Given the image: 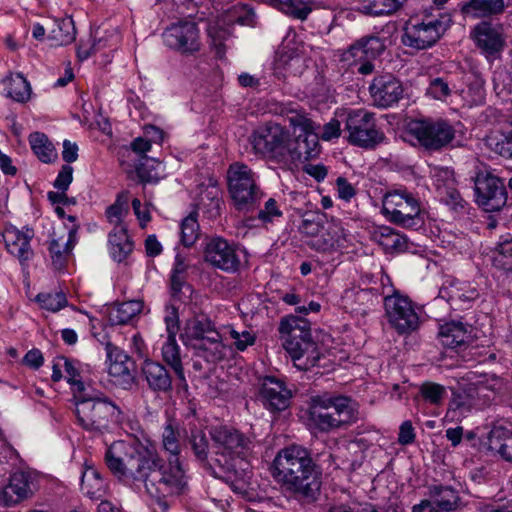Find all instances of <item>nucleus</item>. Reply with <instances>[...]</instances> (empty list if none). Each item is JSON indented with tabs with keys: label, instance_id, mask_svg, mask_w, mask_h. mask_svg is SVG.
<instances>
[{
	"label": "nucleus",
	"instance_id": "f257e3e1",
	"mask_svg": "<svg viewBox=\"0 0 512 512\" xmlns=\"http://www.w3.org/2000/svg\"><path fill=\"white\" fill-rule=\"evenodd\" d=\"M179 431L171 423L162 431V447L169 453L167 462L140 442L116 441L106 450L105 463L124 483H140L152 495L178 493L185 485V472L179 460Z\"/></svg>",
	"mask_w": 512,
	"mask_h": 512
},
{
	"label": "nucleus",
	"instance_id": "f03ea898",
	"mask_svg": "<svg viewBox=\"0 0 512 512\" xmlns=\"http://www.w3.org/2000/svg\"><path fill=\"white\" fill-rule=\"evenodd\" d=\"M271 473L281 488L296 499L314 501L320 491L316 465L303 446L281 449L273 460Z\"/></svg>",
	"mask_w": 512,
	"mask_h": 512
},
{
	"label": "nucleus",
	"instance_id": "7ed1b4c3",
	"mask_svg": "<svg viewBox=\"0 0 512 512\" xmlns=\"http://www.w3.org/2000/svg\"><path fill=\"white\" fill-rule=\"evenodd\" d=\"M309 416L319 431L330 432L355 423L358 410L351 398L324 393L311 397Z\"/></svg>",
	"mask_w": 512,
	"mask_h": 512
},
{
	"label": "nucleus",
	"instance_id": "20e7f679",
	"mask_svg": "<svg viewBox=\"0 0 512 512\" xmlns=\"http://www.w3.org/2000/svg\"><path fill=\"white\" fill-rule=\"evenodd\" d=\"M283 347L299 369L314 366L320 357L316 342L312 339L308 320L298 316H287L279 325Z\"/></svg>",
	"mask_w": 512,
	"mask_h": 512
},
{
	"label": "nucleus",
	"instance_id": "39448f33",
	"mask_svg": "<svg viewBox=\"0 0 512 512\" xmlns=\"http://www.w3.org/2000/svg\"><path fill=\"white\" fill-rule=\"evenodd\" d=\"M215 462L227 473L240 476L248 465L245 458L251 451V440L236 429L220 426L210 429Z\"/></svg>",
	"mask_w": 512,
	"mask_h": 512
},
{
	"label": "nucleus",
	"instance_id": "423d86ee",
	"mask_svg": "<svg viewBox=\"0 0 512 512\" xmlns=\"http://www.w3.org/2000/svg\"><path fill=\"white\" fill-rule=\"evenodd\" d=\"M184 331V343L197 357L210 363H216L224 358L222 337L207 315L198 314L187 320Z\"/></svg>",
	"mask_w": 512,
	"mask_h": 512
},
{
	"label": "nucleus",
	"instance_id": "0eeeda50",
	"mask_svg": "<svg viewBox=\"0 0 512 512\" xmlns=\"http://www.w3.org/2000/svg\"><path fill=\"white\" fill-rule=\"evenodd\" d=\"M78 424L87 431L103 433L121 419L120 408L107 397L81 393L75 396Z\"/></svg>",
	"mask_w": 512,
	"mask_h": 512
},
{
	"label": "nucleus",
	"instance_id": "6e6552de",
	"mask_svg": "<svg viewBox=\"0 0 512 512\" xmlns=\"http://www.w3.org/2000/svg\"><path fill=\"white\" fill-rule=\"evenodd\" d=\"M228 191L238 211H253L263 193L257 184L256 173L246 164L232 163L227 170Z\"/></svg>",
	"mask_w": 512,
	"mask_h": 512
},
{
	"label": "nucleus",
	"instance_id": "1a4fd4ad",
	"mask_svg": "<svg viewBox=\"0 0 512 512\" xmlns=\"http://www.w3.org/2000/svg\"><path fill=\"white\" fill-rule=\"evenodd\" d=\"M294 127L293 135L288 133L285 159L283 165H290L297 161L304 162L317 157L320 153L318 134L315 124L304 116L297 115L290 118Z\"/></svg>",
	"mask_w": 512,
	"mask_h": 512
},
{
	"label": "nucleus",
	"instance_id": "9d476101",
	"mask_svg": "<svg viewBox=\"0 0 512 512\" xmlns=\"http://www.w3.org/2000/svg\"><path fill=\"white\" fill-rule=\"evenodd\" d=\"M407 133L417 141L419 147L429 152L442 150L455 138V129L444 120H412Z\"/></svg>",
	"mask_w": 512,
	"mask_h": 512
},
{
	"label": "nucleus",
	"instance_id": "9b49d317",
	"mask_svg": "<svg viewBox=\"0 0 512 512\" xmlns=\"http://www.w3.org/2000/svg\"><path fill=\"white\" fill-rule=\"evenodd\" d=\"M345 130L348 132V141L362 148L373 149L385 140V134L376 126L374 113L364 109L347 113Z\"/></svg>",
	"mask_w": 512,
	"mask_h": 512
},
{
	"label": "nucleus",
	"instance_id": "f8f14e48",
	"mask_svg": "<svg viewBox=\"0 0 512 512\" xmlns=\"http://www.w3.org/2000/svg\"><path fill=\"white\" fill-rule=\"evenodd\" d=\"M382 204V214L389 222L405 228L416 225L420 204L412 193L405 189L389 191L383 196Z\"/></svg>",
	"mask_w": 512,
	"mask_h": 512
},
{
	"label": "nucleus",
	"instance_id": "ddd939ff",
	"mask_svg": "<svg viewBox=\"0 0 512 512\" xmlns=\"http://www.w3.org/2000/svg\"><path fill=\"white\" fill-rule=\"evenodd\" d=\"M450 19L439 13L437 17L426 16L422 22L410 21L402 36V43L416 50L432 47L447 30Z\"/></svg>",
	"mask_w": 512,
	"mask_h": 512
},
{
	"label": "nucleus",
	"instance_id": "4468645a",
	"mask_svg": "<svg viewBox=\"0 0 512 512\" xmlns=\"http://www.w3.org/2000/svg\"><path fill=\"white\" fill-rule=\"evenodd\" d=\"M383 288V303L388 323L399 333L409 334L419 326V316L416 313L412 301L398 291Z\"/></svg>",
	"mask_w": 512,
	"mask_h": 512
},
{
	"label": "nucleus",
	"instance_id": "2eb2a0df",
	"mask_svg": "<svg viewBox=\"0 0 512 512\" xmlns=\"http://www.w3.org/2000/svg\"><path fill=\"white\" fill-rule=\"evenodd\" d=\"M165 312L167 340L162 346V358L174 372L177 387L187 390L188 384L182 363L181 349L176 341V335L180 329L178 309L174 306H167Z\"/></svg>",
	"mask_w": 512,
	"mask_h": 512
},
{
	"label": "nucleus",
	"instance_id": "dca6fc26",
	"mask_svg": "<svg viewBox=\"0 0 512 512\" xmlns=\"http://www.w3.org/2000/svg\"><path fill=\"white\" fill-rule=\"evenodd\" d=\"M288 131L277 123L259 126L250 136V143L256 153L283 163Z\"/></svg>",
	"mask_w": 512,
	"mask_h": 512
},
{
	"label": "nucleus",
	"instance_id": "f3484780",
	"mask_svg": "<svg viewBox=\"0 0 512 512\" xmlns=\"http://www.w3.org/2000/svg\"><path fill=\"white\" fill-rule=\"evenodd\" d=\"M474 184L476 202L485 211H499L506 205V187L497 175L490 171H480L475 177Z\"/></svg>",
	"mask_w": 512,
	"mask_h": 512
},
{
	"label": "nucleus",
	"instance_id": "a211bd4d",
	"mask_svg": "<svg viewBox=\"0 0 512 512\" xmlns=\"http://www.w3.org/2000/svg\"><path fill=\"white\" fill-rule=\"evenodd\" d=\"M164 44L181 54L192 55L201 48L200 31L193 21L181 20L171 23L164 30Z\"/></svg>",
	"mask_w": 512,
	"mask_h": 512
},
{
	"label": "nucleus",
	"instance_id": "6ab92c4d",
	"mask_svg": "<svg viewBox=\"0 0 512 512\" xmlns=\"http://www.w3.org/2000/svg\"><path fill=\"white\" fill-rule=\"evenodd\" d=\"M205 262L213 268L235 273L241 266L239 248L222 237L211 238L204 249Z\"/></svg>",
	"mask_w": 512,
	"mask_h": 512
},
{
	"label": "nucleus",
	"instance_id": "aec40b11",
	"mask_svg": "<svg viewBox=\"0 0 512 512\" xmlns=\"http://www.w3.org/2000/svg\"><path fill=\"white\" fill-rule=\"evenodd\" d=\"M257 398L265 409L277 413L289 407L292 391L284 380L275 376H265L259 380Z\"/></svg>",
	"mask_w": 512,
	"mask_h": 512
},
{
	"label": "nucleus",
	"instance_id": "412c9836",
	"mask_svg": "<svg viewBox=\"0 0 512 512\" xmlns=\"http://www.w3.org/2000/svg\"><path fill=\"white\" fill-rule=\"evenodd\" d=\"M35 475L29 471H18L10 476L9 482L0 491V504L13 507L32 497L36 489Z\"/></svg>",
	"mask_w": 512,
	"mask_h": 512
},
{
	"label": "nucleus",
	"instance_id": "4be33fe9",
	"mask_svg": "<svg viewBox=\"0 0 512 512\" xmlns=\"http://www.w3.org/2000/svg\"><path fill=\"white\" fill-rule=\"evenodd\" d=\"M472 35L477 47L487 59L498 58L506 44L502 25L481 22L475 26Z\"/></svg>",
	"mask_w": 512,
	"mask_h": 512
},
{
	"label": "nucleus",
	"instance_id": "5701e85b",
	"mask_svg": "<svg viewBox=\"0 0 512 512\" xmlns=\"http://www.w3.org/2000/svg\"><path fill=\"white\" fill-rule=\"evenodd\" d=\"M108 373L114 378L115 384L123 389L130 388L135 380V362L119 347L107 343L106 347Z\"/></svg>",
	"mask_w": 512,
	"mask_h": 512
},
{
	"label": "nucleus",
	"instance_id": "b1692460",
	"mask_svg": "<svg viewBox=\"0 0 512 512\" xmlns=\"http://www.w3.org/2000/svg\"><path fill=\"white\" fill-rule=\"evenodd\" d=\"M374 104L387 108L397 103L403 96L401 82L391 74H384L373 79L369 87Z\"/></svg>",
	"mask_w": 512,
	"mask_h": 512
},
{
	"label": "nucleus",
	"instance_id": "393cba45",
	"mask_svg": "<svg viewBox=\"0 0 512 512\" xmlns=\"http://www.w3.org/2000/svg\"><path fill=\"white\" fill-rule=\"evenodd\" d=\"M440 297L450 302L454 309L465 310L479 297L476 288L469 283L447 280L440 289Z\"/></svg>",
	"mask_w": 512,
	"mask_h": 512
},
{
	"label": "nucleus",
	"instance_id": "a878e982",
	"mask_svg": "<svg viewBox=\"0 0 512 512\" xmlns=\"http://www.w3.org/2000/svg\"><path fill=\"white\" fill-rule=\"evenodd\" d=\"M34 236L32 229L26 228L20 231L11 226L4 230L3 238L8 252L18 258L21 265H24L33 257V250L30 241Z\"/></svg>",
	"mask_w": 512,
	"mask_h": 512
},
{
	"label": "nucleus",
	"instance_id": "bb28decb",
	"mask_svg": "<svg viewBox=\"0 0 512 512\" xmlns=\"http://www.w3.org/2000/svg\"><path fill=\"white\" fill-rule=\"evenodd\" d=\"M306 68L304 55L284 46L278 53L274 62V75L278 79H286L288 76H298Z\"/></svg>",
	"mask_w": 512,
	"mask_h": 512
},
{
	"label": "nucleus",
	"instance_id": "cd10ccee",
	"mask_svg": "<svg viewBox=\"0 0 512 512\" xmlns=\"http://www.w3.org/2000/svg\"><path fill=\"white\" fill-rule=\"evenodd\" d=\"M385 50L384 40L375 35L363 36L353 43L343 54L345 61L350 58L357 60H370L378 57Z\"/></svg>",
	"mask_w": 512,
	"mask_h": 512
},
{
	"label": "nucleus",
	"instance_id": "c85d7f7f",
	"mask_svg": "<svg viewBox=\"0 0 512 512\" xmlns=\"http://www.w3.org/2000/svg\"><path fill=\"white\" fill-rule=\"evenodd\" d=\"M473 327L461 321H451L440 326L439 337L448 348H457L469 343L473 338Z\"/></svg>",
	"mask_w": 512,
	"mask_h": 512
},
{
	"label": "nucleus",
	"instance_id": "c756f323",
	"mask_svg": "<svg viewBox=\"0 0 512 512\" xmlns=\"http://www.w3.org/2000/svg\"><path fill=\"white\" fill-rule=\"evenodd\" d=\"M487 447L502 459L512 462V430L501 424H493L486 436Z\"/></svg>",
	"mask_w": 512,
	"mask_h": 512
},
{
	"label": "nucleus",
	"instance_id": "7c9ffc66",
	"mask_svg": "<svg viewBox=\"0 0 512 512\" xmlns=\"http://www.w3.org/2000/svg\"><path fill=\"white\" fill-rule=\"evenodd\" d=\"M142 374L152 391L167 393L172 389V377L159 362L145 360L142 364Z\"/></svg>",
	"mask_w": 512,
	"mask_h": 512
},
{
	"label": "nucleus",
	"instance_id": "2f4dec72",
	"mask_svg": "<svg viewBox=\"0 0 512 512\" xmlns=\"http://www.w3.org/2000/svg\"><path fill=\"white\" fill-rule=\"evenodd\" d=\"M429 495L433 507L444 512H454L463 506L459 492L451 486L432 485L429 487Z\"/></svg>",
	"mask_w": 512,
	"mask_h": 512
},
{
	"label": "nucleus",
	"instance_id": "473e14b6",
	"mask_svg": "<svg viewBox=\"0 0 512 512\" xmlns=\"http://www.w3.org/2000/svg\"><path fill=\"white\" fill-rule=\"evenodd\" d=\"M76 231V227L70 229L67 239L64 237L51 239L48 249L55 269L61 270L64 268L76 242Z\"/></svg>",
	"mask_w": 512,
	"mask_h": 512
},
{
	"label": "nucleus",
	"instance_id": "72a5a7b5",
	"mask_svg": "<svg viewBox=\"0 0 512 512\" xmlns=\"http://www.w3.org/2000/svg\"><path fill=\"white\" fill-rule=\"evenodd\" d=\"M109 251L112 258L121 263L133 251V242L127 234V230L118 226L109 233Z\"/></svg>",
	"mask_w": 512,
	"mask_h": 512
},
{
	"label": "nucleus",
	"instance_id": "f704fd0d",
	"mask_svg": "<svg viewBox=\"0 0 512 512\" xmlns=\"http://www.w3.org/2000/svg\"><path fill=\"white\" fill-rule=\"evenodd\" d=\"M504 8V0H468L461 4V12L472 17L498 15Z\"/></svg>",
	"mask_w": 512,
	"mask_h": 512
},
{
	"label": "nucleus",
	"instance_id": "c9c22d12",
	"mask_svg": "<svg viewBox=\"0 0 512 512\" xmlns=\"http://www.w3.org/2000/svg\"><path fill=\"white\" fill-rule=\"evenodd\" d=\"M81 490L91 499H99L102 497L105 484L100 473L94 467H87L82 473Z\"/></svg>",
	"mask_w": 512,
	"mask_h": 512
},
{
	"label": "nucleus",
	"instance_id": "e433bc0d",
	"mask_svg": "<svg viewBox=\"0 0 512 512\" xmlns=\"http://www.w3.org/2000/svg\"><path fill=\"white\" fill-rule=\"evenodd\" d=\"M29 143L35 155L43 163H51L57 159V152L44 133L34 132L30 134Z\"/></svg>",
	"mask_w": 512,
	"mask_h": 512
},
{
	"label": "nucleus",
	"instance_id": "4c0bfd02",
	"mask_svg": "<svg viewBox=\"0 0 512 512\" xmlns=\"http://www.w3.org/2000/svg\"><path fill=\"white\" fill-rule=\"evenodd\" d=\"M142 307L138 300L120 303L110 311L109 320L113 325H125L141 312Z\"/></svg>",
	"mask_w": 512,
	"mask_h": 512
},
{
	"label": "nucleus",
	"instance_id": "58836bf2",
	"mask_svg": "<svg viewBox=\"0 0 512 512\" xmlns=\"http://www.w3.org/2000/svg\"><path fill=\"white\" fill-rule=\"evenodd\" d=\"M405 0H359L360 11L366 15H390L396 12Z\"/></svg>",
	"mask_w": 512,
	"mask_h": 512
},
{
	"label": "nucleus",
	"instance_id": "ea45409f",
	"mask_svg": "<svg viewBox=\"0 0 512 512\" xmlns=\"http://www.w3.org/2000/svg\"><path fill=\"white\" fill-rule=\"evenodd\" d=\"M76 31L74 22L71 18H65L54 23V27L49 34V39L55 46H63L72 43L75 40Z\"/></svg>",
	"mask_w": 512,
	"mask_h": 512
},
{
	"label": "nucleus",
	"instance_id": "a19ab883",
	"mask_svg": "<svg viewBox=\"0 0 512 512\" xmlns=\"http://www.w3.org/2000/svg\"><path fill=\"white\" fill-rule=\"evenodd\" d=\"M162 163L154 158L143 156L136 165V173L143 183H156L161 178Z\"/></svg>",
	"mask_w": 512,
	"mask_h": 512
},
{
	"label": "nucleus",
	"instance_id": "79ce46f5",
	"mask_svg": "<svg viewBox=\"0 0 512 512\" xmlns=\"http://www.w3.org/2000/svg\"><path fill=\"white\" fill-rule=\"evenodd\" d=\"M188 441L196 459L205 466L209 465V443L204 431L193 425L190 427Z\"/></svg>",
	"mask_w": 512,
	"mask_h": 512
},
{
	"label": "nucleus",
	"instance_id": "37998d69",
	"mask_svg": "<svg viewBox=\"0 0 512 512\" xmlns=\"http://www.w3.org/2000/svg\"><path fill=\"white\" fill-rule=\"evenodd\" d=\"M5 82L7 97L17 102H25L30 98V84L21 74L11 75Z\"/></svg>",
	"mask_w": 512,
	"mask_h": 512
},
{
	"label": "nucleus",
	"instance_id": "c03bdc74",
	"mask_svg": "<svg viewBox=\"0 0 512 512\" xmlns=\"http://www.w3.org/2000/svg\"><path fill=\"white\" fill-rule=\"evenodd\" d=\"M274 7L295 19L305 20L312 12L310 0H276Z\"/></svg>",
	"mask_w": 512,
	"mask_h": 512
},
{
	"label": "nucleus",
	"instance_id": "a18cd8bd",
	"mask_svg": "<svg viewBox=\"0 0 512 512\" xmlns=\"http://www.w3.org/2000/svg\"><path fill=\"white\" fill-rule=\"evenodd\" d=\"M487 147L494 153L512 159V131L498 136H489L486 138Z\"/></svg>",
	"mask_w": 512,
	"mask_h": 512
},
{
	"label": "nucleus",
	"instance_id": "49530a36",
	"mask_svg": "<svg viewBox=\"0 0 512 512\" xmlns=\"http://www.w3.org/2000/svg\"><path fill=\"white\" fill-rule=\"evenodd\" d=\"M181 243L185 247H191L199 237V224L196 214L191 213L181 222Z\"/></svg>",
	"mask_w": 512,
	"mask_h": 512
},
{
	"label": "nucleus",
	"instance_id": "de8ad7c7",
	"mask_svg": "<svg viewBox=\"0 0 512 512\" xmlns=\"http://www.w3.org/2000/svg\"><path fill=\"white\" fill-rule=\"evenodd\" d=\"M494 262L503 270L512 272V238L504 239L498 244Z\"/></svg>",
	"mask_w": 512,
	"mask_h": 512
},
{
	"label": "nucleus",
	"instance_id": "09e8293b",
	"mask_svg": "<svg viewBox=\"0 0 512 512\" xmlns=\"http://www.w3.org/2000/svg\"><path fill=\"white\" fill-rule=\"evenodd\" d=\"M420 394L426 402L433 405H440L447 392L446 388L438 383L425 382L420 387Z\"/></svg>",
	"mask_w": 512,
	"mask_h": 512
},
{
	"label": "nucleus",
	"instance_id": "8fccbe9b",
	"mask_svg": "<svg viewBox=\"0 0 512 512\" xmlns=\"http://www.w3.org/2000/svg\"><path fill=\"white\" fill-rule=\"evenodd\" d=\"M37 300L42 308L52 312H57L67 305L66 296L61 292L55 294H39Z\"/></svg>",
	"mask_w": 512,
	"mask_h": 512
},
{
	"label": "nucleus",
	"instance_id": "3c124183",
	"mask_svg": "<svg viewBox=\"0 0 512 512\" xmlns=\"http://www.w3.org/2000/svg\"><path fill=\"white\" fill-rule=\"evenodd\" d=\"M171 295L173 298L183 301L186 292L192 293V287L186 282V275L172 273L170 277Z\"/></svg>",
	"mask_w": 512,
	"mask_h": 512
},
{
	"label": "nucleus",
	"instance_id": "603ef678",
	"mask_svg": "<svg viewBox=\"0 0 512 512\" xmlns=\"http://www.w3.org/2000/svg\"><path fill=\"white\" fill-rule=\"evenodd\" d=\"M233 21L242 25H254L255 13L246 4L238 3L230 10Z\"/></svg>",
	"mask_w": 512,
	"mask_h": 512
},
{
	"label": "nucleus",
	"instance_id": "864d4df0",
	"mask_svg": "<svg viewBox=\"0 0 512 512\" xmlns=\"http://www.w3.org/2000/svg\"><path fill=\"white\" fill-rule=\"evenodd\" d=\"M437 192L441 197V200L444 201L446 204L452 205L454 208H456L457 206H463L461 204L462 198L460 196L459 191L455 187V183L451 185L438 184Z\"/></svg>",
	"mask_w": 512,
	"mask_h": 512
},
{
	"label": "nucleus",
	"instance_id": "5fc2aeb1",
	"mask_svg": "<svg viewBox=\"0 0 512 512\" xmlns=\"http://www.w3.org/2000/svg\"><path fill=\"white\" fill-rule=\"evenodd\" d=\"M384 240L382 248L387 253H400L408 249L407 238L404 235L399 234L397 231Z\"/></svg>",
	"mask_w": 512,
	"mask_h": 512
},
{
	"label": "nucleus",
	"instance_id": "6e6d98bb",
	"mask_svg": "<svg viewBox=\"0 0 512 512\" xmlns=\"http://www.w3.org/2000/svg\"><path fill=\"white\" fill-rule=\"evenodd\" d=\"M468 91L472 96V101L479 103L484 99L485 80L478 74L473 73L468 79Z\"/></svg>",
	"mask_w": 512,
	"mask_h": 512
},
{
	"label": "nucleus",
	"instance_id": "4d7b16f0",
	"mask_svg": "<svg viewBox=\"0 0 512 512\" xmlns=\"http://www.w3.org/2000/svg\"><path fill=\"white\" fill-rule=\"evenodd\" d=\"M358 450H359V445L356 442H351V443L345 445L344 447L338 448L337 455L330 453L328 455L329 461H331V463L335 464V466L338 468V467H340V464L336 463V458H342V462H341L342 465L349 464L354 469L355 465H356V460L348 458L347 453H350L353 451L358 452Z\"/></svg>",
	"mask_w": 512,
	"mask_h": 512
},
{
	"label": "nucleus",
	"instance_id": "13d9d810",
	"mask_svg": "<svg viewBox=\"0 0 512 512\" xmlns=\"http://www.w3.org/2000/svg\"><path fill=\"white\" fill-rule=\"evenodd\" d=\"M337 243H338V241L335 238V236L330 235V233H328L327 236L324 234L319 236V234H318L317 236H315L314 238H311L307 242L308 246H310L311 248H313L317 251H322V252L334 249L336 247Z\"/></svg>",
	"mask_w": 512,
	"mask_h": 512
},
{
	"label": "nucleus",
	"instance_id": "bf43d9fd",
	"mask_svg": "<svg viewBox=\"0 0 512 512\" xmlns=\"http://www.w3.org/2000/svg\"><path fill=\"white\" fill-rule=\"evenodd\" d=\"M322 230L321 217L318 215H311V217L304 218L299 226V231L311 238L317 236Z\"/></svg>",
	"mask_w": 512,
	"mask_h": 512
},
{
	"label": "nucleus",
	"instance_id": "052dcab7",
	"mask_svg": "<svg viewBox=\"0 0 512 512\" xmlns=\"http://www.w3.org/2000/svg\"><path fill=\"white\" fill-rule=\"evenodd\" d=\"M328 512H385L378 508L376 505L367 503L361 506H352L347 503L332 504Z\"/></svg>",
	"mask_w": 512,
	"mask_h": 512
},
{
	"label": "nucleus",
	"instance_id": "680f3d73",
	"mask_svg": "<svg viewBox=\"0 0 512 512\" xmlns=\"http://www.w3.org/2000/svg\"><path fill=\"white\" fill-rule=\"evenodd\" d=\"M427 93L434 99L443 100L451 93L450 87L442 78H435L431 80Z\"/></svg>",
	"mask_w": 512,
	"mask_h": 512
},
{
	"label": "nucleus",
	"instance_id": "e2e57ef3",
	"mask_svg": "<svg viewBox=\"0 0 512 512\" xmlns=\"http://www.w3.org/2000/svg\"><path fill=\"white\" fill-rule=\"evenodd\" d=\"M73 180V167L63 165L54 181V187L62 192H66Z\"/></svg>",
	"mask_w": 512,
	"mask_h": 512
},
{
	"label": "nucleus",
	"instance_id": "0e129e2a",
	"mask_svg": "<svg viewBox=\"0 0 512 512\" xmlns=\"http://www.w3.org/2000/svg\"><path fill=\"white\" fill-rule=\"evenodd\" d=\"M282 212L277 206L275 199L270 198L266 201L264 208L258 213V218L263 222H272L275 217H280Z\"/></svg>",
	"mask_w": 512,
	"mask_h": 512
},
{
	"label": "nucleus",
	"instance_id": "69168bd1",
	"mask_svg": "<svg viewBox=\"0 0 512 512\" xmlns=\"http://www.w3.org/2000/svg\"><path fill=\"white\" fill-rule=\"evenodd\" d=\"M356 301L370 309L379 303V294L375 289H361L355 294Z\"/></svg>",
	"mask_w": 512,
	"mask_h": 512
},
{
	"label": "nucleus",
	"instance_id": "338daca9",
	"mask_svg": "<svg viewBox=\"0 0 512 512\" xmlns=\"http://www.w3.org/2000/svg\"><path fill=\"white\" fill-rule=\"evenodd\" d=\"M231 337L234 339V345L239 351H244L248 346L252 345L255 341L253 335H251L248 331H243L239 333L238 331L232 329Z\"/></svg>",
	"mask_w": 512,
	"mask_h": 512
},
{
	"label": "nucleus",
	"instance_id": "774afa93",
	"mask_svg": "<svg viewBox=\"0 0 512 512\" xmlns=\"http://www.w3.org/2000/svg\"><path fill=\"white\" fill-rule=\"evenodd\" d=\"M415 437L416 435L411 421H404L399 428L398 442L401 445H409L415 441Z\"/></svg>",
	"mask_w": 512,
	"mask_h": 512
}]
</instances>
